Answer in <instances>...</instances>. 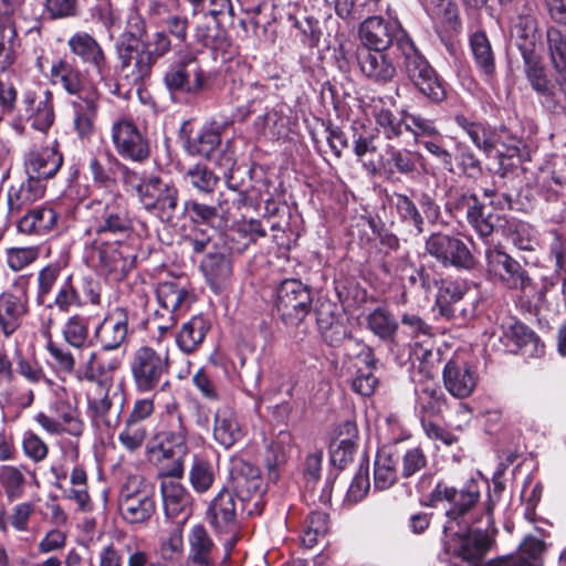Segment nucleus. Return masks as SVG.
I'll use <instances>...</instances> for the list:
<instances>
[{
    "label": "nucleus",
    "instance_id": "obj_1",
    "mask_svg": "<svg viewBox=\"0 0 566 566\" xmlns=\"http://www.w3.org/2000/svg\"><path fill=\"white\" fill-rule=\"evenodd\" d=\"M360 49L388 50L396 45L403 59V69L408 78L424 97L433 103L442 102L447 92L437 72L417 49L409 33L395 18L385 20L373 15L359 25Z\"/></svg>",
    "mask_w": 566,
    "mask_h": 566
},
{
    "label": "nucleus",
    "instance_id": "obj_2",
    "mask_svg": "<svg viewBox=\"0 0 566 566\" xmlns=\"http://www.w3.org/2000/svg\"><path fill=\"white\" fill-rule=\"evenodd\" d=\"M503 486L494 484V494L490 495L486 504V526L478 528L467 536H455L447 542V549L461 558L463 565L455 566H543V555L547 548L544 539L534 535H527L520 544L518 554L515 557H499L482 564L481 559L488 552L492 536L496 528L494 525L493 510L499 503Z\"/></svg>",
    "mask_w": 566,
    "mask_h": 566
},
{
    "label": "nucleus",
    "instance_id": "obj_3",
    "mask_svg": "<svg viewBox=\"0 0 566 566\" xmlns=\"http://www.w3.org/2000/svg\"><path fill=\"white\" fill-rule=\"evenodd\" d=\"M116 367V363L106 366L99 354L93 350L83 356L73 373L78 382L91 384L85 392L87 416L93 426L106 432L115 430L119 424L125 405L123 389L115 386L113 377L108 375Z\"/></svg>",
    "mask_w": 566,
    "mask_h": 566
},
{
    "label": "nucleus",
    "instance_id": "obj_4",
    "mask_svg": "<svg viewBox=\"0 0 566 566\" xmlns=\"http://www.w3.org/2000/svg\"><path fill=\"white\" fill-rule=\"evenodd\" d=\"M481 485L482 483L474 479L468 480L460 488L439 482L432 491V501H446L449 503V509L447 510L449 522L443 531V548L446 554L452 556L454 565L455 563L458 565L463 564L460 557L447 549V542L455 536H467L474 533L478 528L483 530L486 526L485 507L489 500L485 501L480 516H473L471 513L481 497ZM492 494H494V489L488 494V499Z\"/></svg>",
    "mask_w": 566,
    "mask_h": 566
},
{
    "label": "nucleus",
    "instance_id": "obj_5",
    "mask_svg": "<svg viewBox=\"0 0 566 566\" xmlns=\"http://www.w3.org/2000/svg\"><path fill=\"white\" fill-rule=\"evenodd\" d=\"M85 207L92 210V220L86 234L107 240L128 242L135 234L134 220L122 195L107 190Z\"/></svg>",
    "mask_w": 566,
    "mask_h": 566
},
{
    "label": "nucleus",
    "instance_id": "obj_6",
    "mask_svg": "<svg viewBox=\"0 0 566 566\" xmlns=\"http://www.w3.org/2000/svg\"><path fill=\"white\" fill-rule=\"evenodd\" d=\"M169 369L167 353L159 352L149 345L139 346L132 353L129 371L138 392L165 390L169 386L167 379Z\"/></svg>",
    "mask_w": 566,
    "mask_h": 566
},
{
    "label": "nucleus",
    "instance_id": "obj_7",
    "mask_svg": "<svg viewBox=\"0 0 566 566\" xmlns=\"http://www.w3.org/2000/svg\"><path fill=\"white\" fill-rule=\"evenodd\" d=\"M454 122L486 156L496 155L502 163L504 158L518 157L521 142L505 128L497 129L485 122L473 120L464 114H457Z\"/></svg>",
    "mask_w": 566,
    "mask_h": 566
},
{
    "label": "nucleus",
    "instance_id": "obj_8",
    "mask_svg": "<svg viewBox=\"0 0 566 566\" xmlns=\"http://www.w3.org/2000/svg\"><path fill=\"white\" fill-rule=\"evenodd\" d=\"M135 259L128 242L93 238L85 247L87 264L102 275L123 277L134 268Z\"/></svg>",
    "mask_w": 566,
    "mask_h": 566
},
{
    "label": "nucleus",
    "instance_id": "obj_9",
    "mask_svg": "<svg viewBox=\"0 0 566 566\" xmlns=\"http://www.w3.org/2000/svg\"><path fill=\"white\" fill-rule=\"evenodd\" d=\"M247 515L261 514L263 510V483L256 467L241 458H233L229 468V486Z\"/></svg>",
    "mask_w": 566,
    "mask_h": 566
},
{
    "label": "nucleus",
    "instance_id": "obj_10",
    "mask_svg": "<svg viewBox=\"0 0 566 566\" xmlns=\"http://www.w3.org/2000/svg\"><path fill=\"white\" fill-rule=\"evenodd\" d=\"M118 512L122 520L130 525L146 524L156 511L151 488L140 475H129L120 488Z\"/></svg>",
    "mask_w": 566,
    "mask_h": 566
},
{
    "label": "nucleus",
    "instance_id": "obj_11",
    "mask_svg": "<svg viewBox=\"0 0 566 566\" xmlns=\"http://www.w3.org/2000/svg\"><path fill=\"white\" fill-rule=\"evenodd\" d=\"M70 51L86 66V71L112 95H119V85L112 77V69L102 45L87 32H76L67 40Z\"/></svg>",
    "mask_w": 566,
    "mask_h": 566
},
{
    "label": "nucleus",
    "instance_id": "obj_12",
    "mask_svg": "<svg viewBox=\"0 0 566 566\" xmlns=\"http://www.w3.org/2000/svg\"><path fill=\"white\" fill-rule=\"evenodd\" d=\"M164 83L170 93L199 95L209 87V75L188 50L175 54V61L164 75Z\"/></svg>",
    "mask_w": 566,
    "mask_h": 566
},
{
    "label": "nucleus",
    "instance_id": "obj_13",
    "mask_svg": "<svg viewBox=\"0 0 566 566\" xmlns=\"http://www.w3.org/2000/svg\"><path fill=\"white\" fill-rule=\"evenodd\" d=\"M486 272L490 277L507 290L526 293L533 282L527 271L506 253L501 245L485 250Z\"/></svg>",
    "mask_w": 566,
    "mask_h": 566
},
{
    "label": "nucleus",
    "instance_id": "obj_14",
    "mask_svg": "<svg viewBox=\"0 0 566 566\" xmlns=\"http://www.w3.org/2000/svg\"><path fill=\"white\" fill-rule=\"evenodd\" d=\"M207 520L217 534L224 536L228 556L239 541L238 503L228 488H222L210 502Z\"/></svg>",
    "mask_w": 566,
    "mask_h": 566
},
{
    "label": "nucleus",
    "instance_id": "obj_15",
    "mask_svg": "<svg viewBox=\"0 0 566 566\" xmlns=\"http://www.w3.org/2000/svg\"><path fill=\"white\" fill-rule=\"evenodd\" d=\"M158 475L163 479L160 491L166 515L175 517L184 514L186 520L191 512L192 496L179 481L184 475V461L179 458L169 465H161Z\"/></svg>",
    "mask_w": 566,
    "mask_h": 566
},
{
    "label": "nucleus",
    "instance_id": "obj_16",
    "mask_svg": "<svg viewBox=\"0 0 566 566\" xmlns=\"http://www.w3.org/2000/svg\"><path fill=\"white\" fill-rule=\"evenodd\" d=\"M135 188L145 210L164 221L174 218L178 206V189L174 185L153 176L142 179Z\"/></svg>",
    "mask_w": 566,
    "mask_h": 566
},
{
    "label": "nucleus",
    "instance_id": "obj_17",
    "mask_svg": "<svg viewBox=\"0 0 566 566\" xmlns=\"http://www.w3.org/2000/svg\"><path fill=\"white\" fill-rule=\"evenodd\" d=\"M49 415L40 411L35 415V422L49 434H69L80 437L84 431V421L78 408L66 399H56L50 405Z\"/></svg>",
    "mask_w": 566,
    "mask_h": 566
},
{
    "label": "nucleus",
    "instance_id": "obj_18",
    "mask_svg": "<svg viewBox=\"0 0 566 566\" xmlns=\"http://www.w3.org/2000/svg\"><path fill=\"white\" fill-rule=\"evenodd\" d=\"M28 275H19L14 282L15 291L0 294V331L4 337H10L22 324L29 312Z\"/></svg>",
    "mask_w": 566,
    "mask_h": 566
},
{
    "label": "nucleus",
    "instance_id": "obj_19",
    "mask_svg": "<svg viewBox=\"0 0 566 566\" xmlns=\"http://www.w3.org/2000/svg\"><path fill=\"white\" fill-rule=\"evenodd\" d=\"M426 251L443 266L470 270L474 258L459 238L446 233H432L426 241Z\"/></svg>",
    "mask_w": 566,
    "mask_h": 566
},
{
    "label": "nucleus",
    "instance_id": "obj_20",
    "mask_svg": "<svg viewBox=\"0 0 566 566\" xmlns=\"http://www.w3.org/2000/svg\"><path fill=\"white\" fill-rule=\"evenodd\" d=\"M112 142L116 153L124 159L143 163L150 155L147 138L128 118H118L113 123Z\"/></svg>",
    "mask_w": 566,
    "mask_h": 566
},
{
    "label": "nucleus",
    "instance_id": "obj_21",
    "mask_svg": "<svg viewBox=\"0 0 566 566\" xmlns=\"http://www.w3.org/2000/svg\"><path fill=\"white\" fill-rule=\"evenodd\" d=\"M442 378L448 392L463 399L473 392L479 374L476 367L467 359L464 354H455L444 365Z\"/></svg>",
    "mask_w": 566,
    "mask_h": 566
},
{
    "label": "nucleus",
    "instance_id": "obj_22",
    "mask_svg": "<svg viewBox=\"0 0 566 566\" xmlns=\"http://www.w3.org/2000/svg\"><path fill=\"white\" fill-rule=\"evenodd\" d=\"M129 313L124 306L109 310L94 328V338L104 352L119 349L127 343Z\"/></svg>",
    "mask_w": 566,
    "mask_h": 566
},
{
    "label": "nucleus",
    "instance_id": "obj_23",
    "mask_svg": "<svg viewBox=\"0 0 566 566\" xmlns=\"http://www.w3.org/2000/svg\"><path fill=\"white\" fill-rule=\"evenodd\" d=\"M308 289L298 280H284L276 296V307L284 319L303 321L311 310Z\"/></svg>",
    "mask_w": 566,
    "mask_h": 566
},
{
    "label": "nucleus",
    "instance_id": "obj_24",
    "mask_svg": "<svg viewBox=\"0 0 566 566\" xmlns=\"http://www.w3.org/2000/svg\"><path fill=\"white\" fill-rule=\"evenodd\" d=\"M167 427L161 431L159 448L165 459H181L188 451V429L185 424L184 416L176 402L168 403L166 407Z\"/></svg>",
    "mask_w": 566,
    "mask_h": 566
},
{
    "label": "nucleus",
    "instance_id": "obj_25",
    "mask_svg": "<svg viewBox=\"0 0 566 566\" xmlns=\"http://www.w3.org/2000/svg\"><path fill=\"white\" fill-rule=\"evenodd\" d=\"M157 298L161 307V312L157 311V314L161 316L167 314L169 319V324L158 326L160 331H167L176 324L179 316L186 313L196 300L189 290L177 282L160 283L157 289Z\"/></svg>",
    "mask_w": 566,
    "mask_h": 566
},
{
    "label": "nucleus",
    "instance_id": "obj_26",
    "mask_svg": "<svg viewBox=\"0 0 566 566\" xmlns=\"http://www.w3.org/2000/svg\"><path fill=\"white\" fill-rule=\"evenodd\" d=\"M120 75L130 85H140L150 77L154 64L138 44H116Z\"/></svg>",
    "mask_w": 566,
    "mask_h": 566
},
{
    "label": "nucleus",
    "instance_id": "obj_27",
    "mask_svg": "<svg viewBox=\"0 0 566 566\" xmlns=\"http://www.w3.org/2000/svg\"><path fill=\"white\" fill-rule=\"evenodd\" d=\"M356 59L361 74L375 84L386 85L397 75L396 64L386 50L358 49Z\"/></svg>",
    "mask_w": 566,
    "mask_h": 566
},
{
    "label": "nucleus",
    "instance_id": "obj_28",
    "mask_svg": "<svg viewBox=\"0 0 566 566\" xmlns=\"http://www.w3.org/2000/svg\"><path fill=\"white\" fill-rule=\"evenodd\" d=\"M22 104L31 127L41 133H46L55 119L52 92L42 88L25 91Z\"/></svg>",
    "mask_w": 566,
    "mask_h": 566
},
{
    "label": "nucleus",
    "instance_id": "obj_29",
    "mask_svg": "<svg viewBox=\"0 0 566 566\" xmlns=\"http://www.w3.org/2000/svg\"><path fill=\"white\" fill-rule=\"evenodd\" d=\"M232 247L224 244L216 252L206 254L201 261L200 269L210 286V289L219 294L223 292L230 284L232 279Z\"/></svg>",
    "mask_w": 566,
    "mask_h": 566
},
{
    "label": "nucleus",
    "instance_id": "obj_30",
    "mask_svg": "<svg viewBox=\"0 0 566 566\" xmlns=\"http://www.w3.org/2000/svg\"><path fill=\"white\" fill-rule=\"evenodd\" d=\"M63 165V156L57 150V143L32 147L24 156V167L28 178L49 179L56 175Z\"/></svg>",
    "mask_w": 566,
    "mask_h": 566
},
{
    "label": "nucleus",
    "instance_id": "obj_31",
    "mask_svg": "<svg viewBox=\"0 0 566 566\" xmlns=\"http://www.w3.org/2000/svg\"><path fill=\"white\" fill-rule=\"evenodd\" d=\"M501 329L500 342L506 352L518 353L526 357H536L544 353V344L526 325L514 322L506 326L502 325Z\"/></svg>",
    "mask_w": 566,
    "mask_h": 566
},
{
    "label": "nucleus",
    "instance_id": "obj_32",
    "mask_svg": "<svg viewBox=\"0 0 566 566\" xmlns=\"http://www.w3.org/2000/svg\"><path fill=\"white\" fill-rule=\"evenodd\" d=\"M524 72L532 88L541 96L543 105L557 113L558 104L554 85L547 78L541 56L535 52L522 54Z\"/></svg>",
    "mask_w": 566,
    "mask_h": 566
},
{
    "label": "nucleus",
    "instance_id": "obj_33",
    "mask_svg": "<svg viewBox=\"0 0 566 566\" xmlns=\"http://www.w3.org/2000/svg\"><path fill=\"white\" fill-rule=\"evenodd\" d=\"M247 428L233 408L222 406L216 410L212 436L218 444L228 450L243 440Z\"/></svg>",
    "mask_w": 566,
    "mask_h": 566
},
{
    "label": "nucleus",
    "instance_id": "obj_34",
    "mask_svg": "<svg viewBox=\"0 0 566 566\" xmlns=\"http://www.w3.org/2000/svg\"><path fill=\"white\" fill-rule=\"evenodd\" d=\"M510 33L521 55L535 52L536 45L541 40L535 10L531 7H523L517 14L511 19Z\"/></svg>",
    "mask_w": 566,
    "mask_h": 566
},
{
    "label": "nucleus",
    "instance_id": "obj_35",
    "mask_svg": "<svg viewBox=\"0 0 566 566\" xmlns=\"http://www.w3.org/2000/svg\"><path fill=\"white\" fill-rule=\"evenodd\" d=\"M187 566H216L219 549L202 524L193 525L187 536Z\"/></svg>",
    "mask_w": 566,
    "mask_h": 566
},
{
    "label": "nucleus",
    "instance_id": "obj_36",
    "mask_svg": "<svg viewBox=\"0 0 566 566\" xmlns=\"http://www.w3.org/2000/svg\"><path fill=\"white\" fill-rule=\"evenodd\" d=\"M59 213L49 205L28 209L17 219L15 226L19 233L31 237H44L57 227Z\"/></svg>",
    "mask_w": 566,
    "mask_h": 566
},
{
    "label": "nucleus",
    "instance_id": "obj_37",
    "mask_svg": "<svg viewBox=\"0 0 566 566\" xmlns=\"http://www.w3.org/2000/svg\"><path fill=\"white\" fill-rule=\"evenodd\" d=\"M415 412L420 422L428 421L427 418L440 415L446 406L447 399L432 379L418 381L415 386Z\"/></svg>",
    "mask_w": 566,
    "mask_h": 566
},
{
    "label": "nucleus",
    "instance_id": "obj_38",
    "mask_svg": "<svg viewBox=\"0 0 566 566\" xmlns=\"http://www.w3.org/2000/svg\"><path fill=\"white\" fill-rule=\"evenodd\" d=\"M358 439L357 426L352 420H345L338 427L336 439L331 443L329 454L333 467L343 470L353 462Z\"/></svg>",
    "mask_w": 566,
    "mask_h": 566
},
{
    "label": "nucleus",
    "instance_id": "obj_39",
    "mask_svg": "<svg viewBox=\"0 0 566 566\" xmlns=\"http://www.w3.org/2000/svg\"><path fill=\"white\" fill-rule=\"evenodd\" d=\"M45 187L36 178H27L18 187L11 186L7 192L8 218L20 214L44 196Z\"/></svg>",
    "mask_w": 566,
    "mask_h": 566
},
{
    "label": "nucleus",
    "instance_id": "obj_40",
    "mask_svg": "<svg viewBox=\"0 0 566 566\" xmlns=\"http://www.w3.org/2000/svg\"><path fill=\"white\" fill-rule=\"evenodd\" d=\"M50 80L53 85L60 86L67 94L82 96L84 90L83 74L75 62L66 56L52 63Z\"/></svg>",
    "mask_w": 566,
    "mask_h": 566
},
{
    "label": "nucleus",
    "instance_id": "obj_41",
    "mask_svg": "<svg viewBox=\"0 0 566 566\" xmlns=\"http://www.w3.org/2000/svg\"><path fill=\"white\" fill-rule=\"evenodd\" d=\"M384 151L380 165L389 174L410 176L418 171V164L422 158L419 153L392 145H387Z\"/></svg>",
    "mask_w": 566,
    "mask_h": 566
},
{
    "label": "nucleus",
    "instance_id": "obj_42",
    "mask_svg": "<svg viewBox=\"0 0 566 566\" xmlns=\"http://www.w3.org/2000/svg\"><path fill=\"white\" fill-rule=\"evenodd\" d=\"M24 471H28L27 465H0V494L9 503L21 500L27 493L28 479Z\"/></svg>",
    "mask_w": 566,
    "mask_h": 566
},
{
    "label": "nucleus",
    "instance_id": "obj_43",
    "mask_svg": "<svg viewBox=\"0 0 566 566\" xmlns=\"http://www.w3.org/2000/svg\"><path fill=\"white\" fill-rule=\"evenodd\" d=\"M74 113V129L80 137H90L94 132V122L98 111V98L96 93L78 96L72 103Z\"/></svg>",
    "mask_w": 566,
    "mask_h": 566
},
{
    "label": "nucleus",
    "instance_id": "obj_44",
    "mask_svg": "<svg viewBox=\"0 0 566 566\" xmlns=\"http://www.w3.org/2000/svg\"><path fill=\"white\" fill-rule=\"evenodd\" d=\"M292 450V434L289 431H280L271 441L265 451V465L269 471V479L276 481L279 472L283 468Z\"/></svg>",
    "mask_w": 566,
    "mask_h": 566
},
{
    "label": "nucleus",
    "instance_id": "obj_45",
    "mask_svg": "<svg viewBox=\"0 0 566 566\" xmlns=\"http://www.w3.org/2000/svg\"><path fill=\"white\" fill-rule=\"evenodd\" d=\"M474 64L485 80H491L495 72V56L491 42L484 31H476L469 39Z\"/></svg>",
    "mask_w": 566,
    "mask_h": 566
},
{
    "label": "nucleus",
    "instance_id": "obj_46",
    "mask_svg": "<svg viewBox=\"0 0 566 566\" xmlns=\"http://www.w3.org/2000/svg\"><path fill=\"white\" fill-rule=\"evenodd\" d=\"M91 318L82 313L69 315L61 326V335L65 344L74 349L85 348L91 340Z\"/></svg>",
    "mask_w": 566,
    "mask_h": 566
},
{
    "label": "nucleus",
    "instance_id": "obj_47",
    "mask_svg": "<svg viewBox=\"0 0 566 566\" xmlns=\"http://www.w3.org/2000/svg\"><path fill=\"white\" fill-rule=\"evenodd\" d=\"M210 324L201 315L191 317L188 322L182 324L181 329L177 334L176 343L179 349L185 354H191L202 344Z\"/></svg>",
    "mask_w": 566,
    "mask_h": 566
},
{
    "label": "nucleus",
    "instance_id": "obj_48",
    "mask_svg": "<svg viewBox=\"0 0 566 566\" xmlns=\"http://www.w3.org/2000/svg\"><path fill=\"white\" fill-rule=\"evenodd\" d=\"M200 20L196 22L193 29V36L197 43L206 46L218 49L226 42V31L221 24L222 15L213 17H199Z\"/></svg>",
    "mask_w": 566,
    "mask_h": 566
},
{
    "label": "nucleus",
    "instance_id": "obj_49",
    "mask_svg": "<svg viewBox=\"0 0 566 566\" xmlns=\"http://www.w3.org/2000/svg\"><path fill=\"white\" fill-rule=\"evenodd\" d=\"M67 266V262L56 260L41 268L36 274L35 302L38 305H45L46 300L53 292L62 271Z\"/></svg>",
    "mask_w": 566,
    "mask_h": 566
},
{
    "label": "nucleus",
    "instance_id": "obj_50",
    "mask_svg": "<svg viewBox=\"0 0 566 566\" xmlns=\"http://www.w3.org/2000/svg\"><path fill=\"white\" fill-rule=\"evenodd\" d=\"M83 305L84 300L74 284L73 275L70 274L57 287L53 301L44 306L46 308L55 307L60 313L69 314L72 308H78Z\"/></svg>",
    "mask_w": 566,
    "mask_h": 566
},
{
    "label": "nucleus",
    "instance_id": "obj_51",
    "mask_svg": "<svg viewBox=\"0 0 566 566\" xmlns=\"http://www.w3.org/2000/svg\"><path fill=\"white\" fill-rule=\"evenodd\" d=\"M396 464L397 459L386 448L377 452L374 463V486L376 490L384 491L395 484L397 481Z\"/></svg>",
    "mask_w": 566,
    "mask_h": 566
},
{
    "label": "nucleus",
    "instance_id": "obj_52",
    "mask_svg": "<svg viewBox=\"0 0 566 566\" xmlns=\"http://www.w3.org/2000/svg\"><path fill=\"white\" fill-rule=\"evenodd\" d=\"M467 292L468 287L464 282L442 281L436 300L439 313L448 318L453 317L455 311L452 305L461 301Z\"/></svg>",
    "mask_w": 566,
    "mask_h": 566
},
{
    "label": "nucleus",
    "instance_id": "obj_53",
    "mask_svg": "<svg viewBox=\"0 0 566 566\" xmlns=\"http://www.w3.org/2000/svg\"><path fill=\"white\" fill-rule=\"evenodd\" d=\"M21 42L13 22L0 23V70L12 65L20 52Z\"/></svg>",
    "mask_w": 566,
    "mask_h": 566
},
{
    "label": "nucleus",
    "instance_id": "obj_54",
    "mask_svg": "<svg viewBox=\"0 0 566 566\" xmlns=\"http://www.w3.org/2000/svg\"><path fill=\"white\" fill-rule=\"evenodd\" d=\"M505 232L511 242L520 250L534 251L538 245L536 229L525 221L517 219L506 221Z\"/></svg>",
    "mask_w": 566,
    "mask_h": 566
},
{
    "label": "nucleus",
    "instance_id": "obj_55",
    "mask_svg": "<svg viewBox=\"0 0 566 566\" xmlns=\"http://www.w3.org/2000/svg\"><path fill=\"white\" fill-rule=\"evenodd\" d=\"M546 41L554 70L566 80V33L552 25L546 30Z\"/></svg>",
    "mask_w": 566,
    "mask_h": 566
},
{
    "label": "nucleus",
    "instance_id": "obj_56",
    "mask_svg": "<svg viewBox=\"0 0 566 566\" xmlns=\"http://www.w3.org/2000/svg\"><path fill=\"white\" fill-rule=\"evenodd\" d=\"M71 489L66 493V497L76 503L77 509L82 512H91L93 504L88 494L87 473L76 465L70 474Z\"/></svg>",
    "mask_w": 566,
    "mask_h": 566
},
{
    "label": "nucleus",
    "instance_id": "obj_57",
    "mask_svg": "<svg viewBox=\"0 0 566 566\" xmlns=\"http://www.w3.org/2000/svg\"><path fill=\"white\" fill-rule=\"evenodd\" d=\"M367 327L380 339L392 340L398 329L395 316L384 307H377L366 317Z\"/></svg>",
    "mask_w": 566,
    "mask_h": 566
},
{
    "label": "nucleus",
    "instance_id": "obj_58",
    "mask_svg": "<svg viewBox=\"0 0 566 566\" xmlns=\"http://www.w3.org/2000/svg\"><path fill=\"white\" fill-rule=\"evenodd\" d=\"M285 105L276 104L272 108H268L265 113L255 119V126L263 134L269 132L272 137H280L284 134L289 126V116L285 114Z\"/></svg>",
    "mask_w": 566,
    "mask_h": 566
},
{
    "label": "nucleus",
    "instance_id": "obj_59",
    "mask_svg": "<svg viewBox=\"0 0 566 566\" xmlns=\"http://www.w3.org/2000/svg\"><path fill=\"white\" fill-rule=\"evenodd\" d=\"M214 479V465L209 460L195 455L189 470L192 489L198 493H205L212 486Z\"/></svg>",
    "mask_w": 566,
    "mask_h": 566
},
{
    "label": "nucleus",
    "instance_id": "obj_60",
    "mask_svg": "<svg viewBox=\"0 0 566 566\" xmlns=\"http://www.w3.org/2000/svg\"><path fill=\"white\" fill-rule=\"evenodd\" d=\"M392 202L396 211L402 222L415 228L416 233L423 232V217L418 209L416 202L405 193L395 192Z\"/></svg>",
    "mask_w": 566,
    "mask_h": 566
},
{
    "label": "nucleus",
    "instance_id": "obj_61",
    "mask_svg": "<svg viewBox=\"0 0 566 566\" xmlns=\"http://www.w3.org/2000/svg\"><path fill=\"white\" fill-rule=\"evenodd\" d=\"M405 129L412 134L415 142L421 144L429 138H439V129L434 120L426 118L420 114L403 111Z\"/></svg>",
    "mask_w": 566,
    "mask_h": 566
},
{
    "label": "nucleus",
    "instance_id": "obj_62",
    "mask_svg": "<svg viewBox=\"0 0 566 566\" xmlns=\"http://www.w3.org/2000/svg\"><path fill=\"white\" fill-rule=\"evenodd\" d=\"M186 242L193 252L207 254L218 251L228 243L224 234L214 229H211L210 233L203 230H195L186 239Z\"/></svg>",
    "mask_w": 566,
    "mask_h": 566
},
{
    "label": "nucleus",
    "instance_id": "obj_63",
    "mask_svg": "<svg viewBox=\"0 0 566 566\" xmlns=\"http://www.w3.org/2000/svg\"><path fill=\"white\" fill-rule=\"evenodd\" d=\"M481 205L479 198L470 189L451 187L446 195V208L451 212H465L475 210Z\"/></svg>",
    "mask_w": 566,
    "mask_h": 566
},
{
    "label": "nucleus",
    "instance_id": "obj_64",
    "mask_svg": "<svg viewBox=\"0 0 566 566\" xmlns=\"http://www.w3.org/2000/svg\"><path fill=\"white\" fill-rule=\"evenodd\" d=\"M221 145V136L217 129L205 128L188 142L187 149L191 155L212 159V155Z\"/></svg>",
    "mask_w": 566,
    "mask_h": 566
}]
</instances>
